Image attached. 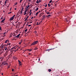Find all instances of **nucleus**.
I'll list each match as a JSON object with an SVG mask.
<instances>
[{"label":"nucleus","mask_w":76,"mask_h":76,"mask_svg":"<svg viewBox=\"0 0 76 76\" xmlns=\"http://www.w3.org/2000/svg\"><path fill=\"white\" fill-rule=\"evenodd\" d=\"M47 14L48 15H49V14H51V13H50L49 12H47Z\"/></svg>","instance_id":"nucleus-24"},{"label":"nucleus","mask_w":76,"mask_h":76,"mask_svg":"<svg viewBox=\"0 0 76 76\" xmlns=\"http://www.w3.org/2000/svg\"><path fill=\"white\" fill-rule=\"evenodd\" d=\"M48 72H51V69H48Z\"/></svg>","instance_id":"nucleus-19"},{"label":"nucleus","mask_w":76,"mask_h":76,"mask_svg":"<svg viewBox=\"0 0 76 76\" xmlns=\"http://www.w3.org/2000/svg\"><path fill=\"white\" fill-rule=\"evenodd\" d=\"M12 72H13L14 71V69H12Z\"/></svg>","instance_id":"nucleus-50"},{"label":"nucleus","mask_w":76,"mask_h":76,"mask_svg":"<svg viewBox=\"0 0 76 76\" xmlns=\"http://www.w3.org/2000/svg\"><path fill=\"white\" fill-rule=\"evenodd\" d=\"M6 32H5L4 33L3 35H5V34H6Z\"/></svg>","instance_id":"nucleus-45"},{"label":"nucleus","mask_w":76,"mask_h":76,"mask_svg":"<svg viewBox=\"0 0 76 76\" xmlns=\"http://www.w3.org/2000/svg\"><path fill=\"white\" fill-rule=\"evenodd\" d=\"M28 23H32V22H29Z\"/></svg>","instance_id":"nucleus-58"},{"label":"nucleus","mask_w":76,"mask_h":76,"mask_svg":"<svg viewBox=\"0 0 76 76\" xmlns=\"http://www.w3.org/2000/svg\"><path fill=\"white\" fill-rule=\"evenodd\" d=\"M41 0H39V2H41Z\"/></svg>","instance_id":"nucleus-49"},{"label":"nucleus","mask_w":76,"mask_h":76,"mask_svg":"<svg viewBox=\"0 0 76 76\" xmlns=\"http://www.w3.org/2000/svg\"><path fill=\"white\" fill-rule=\"evenodd\" d=\"M38 49V48H34V50H36Z\"/></svg>","instance_id":"nucleus-34"},{"label":"nucleus","mask_w":76,"mask_h":76,"mask_svg":"<svg viewBox=\"0 0 76 76\" xmlns=\"http://www.w3.org/2000/svg\"><path fill=\"white\" fill-rule=\"evenodd\" d=\"M48 5L49 7H50V6H51V4L50 5V4H48Z\"/></svg>","instance_id":"nucleus-27"},{"label":"nucleus","mask_w":76,"mask_h":76,"mask_svg":"<svg viewBox=\"0 0 76 76\" xmlns=\"http://www.w3.org/2000/svg\"><path fill=\"white\" fill-rule=\"evenodd\" d=\"M20 14H22V12H21L20 11Z\"/></svg>","instance_id":"nucleus-61"},{"label":"nucleus","mask_w":76,"mask_h":76,"mask_svg":"<svg viewBox=\"0 0 76 76\" xmlns=\"http://www.w3.org/2000/svg\"><path fill=\"white\" fill-rule=\"evenodd\" d=\"M13 19V18L12 17L10 19V21H11V20H12Z\"/></svg>","instance_id":"nucleus-12"},{"label":"nucleus","mask_w":76,"mask_h":76,"mask_svg":"<svg viewBox=\"0 0 76 76\" xmlns=\"http://www.w3.org/2000/svg\"><path fill=\"white\" fill-rule=\"evenodd\" d=\"M14 59H15V60H16V59H17V58H16V57H14Z\"/></svg>","instance_id":"nucleus-30"},{"label":"nucleus","mask_w":76,"mask_h":76,"mask_svg":"<svg viewBox=\"0 0 76 76\" xmlns=\"http://www.w3.org/2000/svg\"><path fill=\"white\" fill-rule=\"evenodd\" d=\"M47 6V4H46L45 5V7H46Z\"/></svg>","instance_id":"nucleus-41"},{"label":"nucleus","mask_w":76,"mask_h":76,"mask_svg":"<svg viewBox=\"0 0 76 76\" xmlns=\"http://www.w3.org/2000/svg\"><path fill=\"white\" fill-rule=\"evenodd\" d=\"M38 42V41H35L31 44V45H35V44H37Z\"/></svg>","instance_id":"nucleus-1"},{"label":"nucleus","mask_w":76,"mask_h":76,"mask_svg":"<svg viewBox=\"0 0 76 76\" xmlns=\"http://www.w3.org/2000/svg\"><path fill=\"white\" fill-rule=\"evenodd\" d=\"M11 44L10 43H7V45H10Z\"/></svg>","instance_id":"nucleus-17"},{"label":"nucleus","mask_w":76,"mask_h":76,"mask_svg":"<svg viewBox=\"0 0 76 76\" xmlns=\"http://www.w3.org/2000/svg\"><path fill=\"white\" fill-rule=\"evenodd\" d=\"M39 1L38 0H37L36 1V3H39Z\"/></svg>","instance_id":"nucleus-26"},{"label":"nucleus","mask_w":76,"mask_h":76,"mask_svg":"<svg viewBox=\"0 0 76 76\" xmlns=\"http://www.w3.org/2000/svg\"><path fill=\"white\" fill-rule=\"evenodd\" d=\"M17 3H16L15 4V5H16L17 4Z\"/></svg>","instance_id":"nucleus-60"},{"label":"nucleus","mask_w":76,"mask_h":76,"mask_svg":"<svg viewBox=\"0 0 76 76\" xmlns=\"http://www.w3.org/2000/svg\"><path fill=\"white\" fill-rule=\"evenodd\" d=\"M28 11V10L26 9V10L24 11V13H26V12Z\"/></svg>","instance_id":"nucleus-18"},{"label":"nucleus","mask_w":76,"mask_h":76,"mask_svg":"<svg viewBox=\"0 0 76 76\" xmlns=\"http://www.w3.org/2000/svg\"><path fill=\"white\" fill-rule=\"evenodd\" d=\"M28 24H29V23L27 22V24H26V25H27V26H28Z\"/></svg>","instance_id":"nucleus-33"},{"label":"nucleus","mask_w":76,"mask_h":76,"mask_svg":"<svg viewBox=\"0 0 76 76\" xmlns=\"http://www.w3.org/2000/svg\"><path fill=\"white\" fill-rule=\"evenodd\" d=\"M26 2L24 4V5H23V7H25V6H26Z\"/></svg>","instance_id":"nucleus-25"},{"label":"nucleus","mask_w":76,"mask_h":76,"mask_svg":"<svg viewBox=\"0 0 76 76\" xmlns=\"http://www.w3.org/2000/svg\"><path fill=\"white\" fill-rule=\"evenodd\" d=\"M0 19H3V17H1Z\"/></svg>","instance_id":"nucleus-52"},{"label":"nucleus","mask_w":76,"mask_h":76,"mask_svg":"<svg viewBox=\"0 0 76 76\" xmlns=\"http://www.w3.org/2000/svg\"><path fill=\"white\" fill-rule=\"evenodd\" d=\"M7 62L6 61H3L2 63V64H4V65H7Z\"/></svg>","instance_id":"nucleus-2"},{"label":"nucleus","mask_w":76,"mask_h":76,"mask_svg":"<svg viewBox=\"0 0 76 76\" xmlns=\"http://www.w3.org/2000/svg\"><path fill=\"white\" fill-rule=\"evenodd\" d=\"M18 13H20V11H19L18 12Z\"/></svg>","instance_id":"nucleus-62"},{"label":"nucleus","mask_w":76,"mask_h":76,"mask_svg":"<svg viewBox=\"0 0 76 76\" xmlns=\"http://www.w3.org/2000/svg\"><path fill=\"white\" fill-rule=\"evenodd\" d=\"M9 67H10L9 66H8L7 67L8 69V68H9Z\"/></svg>","instance_id":"nucleus-64"},{"label":"nucleus","mask_w":76,"mask_h":76,"mask_svg":"<svg viewBox=\"0 0 76 76\" xmlns=\"http://www.w3.org/2000/svg\"><path fill=\"white\" fill-rule=\"evenodd\" d=\"M4 59V58L3 57H1V58H0V60H1V61H2Z\"/></svg>","instance_id":"nucleus-5"},{"label":"nucleus","mask_w":76,"mask_h":76,"mask_svg":"<svg viewBox=\"0 0 76 76\" xmlns=\"http://www.w3.org/2000/svg\"><path fill=\"white\" fill-rule=\"evenodd\" d=\"M43 13H42L40 14L39 17H41V16H42V15H43Z\"/></svg>","instance_id":"nucleus-11"},{"label":"nucleus","mask_w":76,"mask_h":76,"mask_svg":"<svg viewBox=\"0 0 76 76\" xmlns=\"http://www.w3.org/2000/svg\"><path fill=\"white\" fill-rule=\"evenodd\" d=\"M3 37H6V35H4L3 36Z\"/></svg>","instance_id":"nucleus-44"},{"label":"nucleus","mask_w":76,"mask_h":76,"mask_svg":"<svg viewBox=\"0 0 76 76\" xmlns=\"http://www.w3.org/2000/svg\"><path fill=\"white\" fill-rule=\"evenodd\" d=\"M21 43H22V41H21L20 42H19V44H21Z\"/></svg>","instance_id":"nucleus-36"},{"label":"nucleus","mask_w":76,"mask_h":76,"mask_svg":"<svg viewBox=\"0 0 76 76\" xmlns=\"http://www.w3.org/2000/svg\"><path fill=\"white\" fill-rule=\"evenodd\" d=\"M39 13V12H38L36 14V16H37V15Z\"/></svg>","instance_id":"nucleus-22"},{"label":"nucleus","mask_w":76,"mask_h":76,"mask_svg":"<svg viewBox=\"0 0 76 76\" xmlns=\"http://www.w3.org/2000/svg\"><path fill=\"white\" fill-rule=\"evenodd\" d=\"M28 18H29V16H27V17L26 18V19H28Z\"/></svg>","instance_id":"nucleus-40"},{"label":"nucleus","mask_w":76,"mask_h":76,"mask_svg":"<svg viewBox=\"0 0 76 76\" xmlns=\"http://www.w3.org/2000/svg\"><path fill=\"white\" fill-rule=\"evenodd\" d=\"M18 62H19V66H21L22 65V62L19 61V60L18 61Z\"/></svg>","instance_id":"nucleus-3"},{"label":"nucleus","mask_w":76,"mask_h":76,"mask_svg":"<svg viewBox=\"0 0 76 76\" xmlns=\"http://www.w3.org/2000/svg\"><path fill=\"white\" fill-rule=\"evenodd\" d=\"M7 48H6L5 49V51L7 50L6 51V53H7L8 52V51H9V49H7Z\"/></svg>","instance_id":"nucleus-8"},{"label":"nucleus","mask_w":76,"mask_h":76,"mask_svg":"<svg viewBox=\"0 0 76 76\" xmlns=\"http://www.w3.org/2000/svg\"><path fill=\"white\" fill-rule=\"evenodd\" d=\"M27 50L29 51H32V49H27Z\"/></svg>","instance_id":"nucleus-16"},{"label":"nucleus","mask_w":76,"mask_h":76,"mask_svg":"<svg viewBox=\"0 0 76 76\" xmlns=\"http://www.w3.org/2000/svg\"><path fill=\"white\" fill-rule=\"evenodd\" d=\"M26 15V13H24V15Z\"/></svg>","instance_id":"nucleus-63"},{"label":"nucleus","mask_w":76,"mask_h":76,"mask_svg":"<svg viewBox=\"0 0 76 76\" xmlns=\"http://www.w3.org/2000/svg\"><path fill=\"white\" fill-rule=\"evenodd\" d=\"M7 0L6 1H5V3H7Z\"/></svg>","instance_id":"nucleus-37"},{"label":"nucleus","mask_w":76,"mask_h":76,"mask_svg":"<svg viewBox=\"0 0 76 76\" xmlns=\"http://www.w3.org/2000/svg\"><path fill=\"white\" fill-rule=\"evenodd\" d=\"M11 13H12V12H9V13H8V14H10Z\"/></svg>","instance_id":"nucleus-48"},{"label":"nucleus","mask_w":76,"mask_h":76,"mask_svg":"<svg viewBox=\"0 0 76 76\" xmlns=\"http://www.w3.org/2000/svg\"><path fill=\"white\" fill-rule=\"evenodd\" d=\"M39 8L38 7H37L36 9L35 10V11H37V10H38Z\"/></svg>","instance_id":"nucleus-20"},{"label":"nucleus","mask_w":76,"mask_h":76,"mask_svg":"<svg viewBox=\"0 0 76 76\" xmlns=\"http://www.w3.org/2000/svg\"><path fill=\"white\" fill-rule=\"evenodd\" d=\"M27 20V19L26 18V19L24 20V21H26Z\"/></svg>","instance_id":"nucleus-55"},{"label":"nucleus","mask_w":76,"mask_h":76,"mask_svg":"<svg viewBox=\"0 0 76 76\" xmlns=\"http://www.w3.org/2000/svg\"><path fill=\"white\" fill-rule=\"evenodd\" d=\"M38 22H37V25H39V24H38Z\"/></svg>","instance_id":"nucleus-53"},{"label":"nucleus","mask_w":76,"mask_h":76,"mask_svg":"<svg viewBox=\"0 0 76 76\" xmlns=\"http://www.w3.org/2000/svg\"><path fill=\"white\" fill-rule=\"evenodd\" d=\"M3 52H4V51H3V50H1V52H0V56H1V54L3 53Z\"/></svg>","instance_id":"nucleus-7"},{"label":"nucleus","mask_w":76,"mask_h":76,"mask_svg":"<svg viewBox=\"0 0 76 76\" xmlns=\"http://www.w3.org/2000/svg\"><path fill=\"white\" fill-rule=\"evenodd\" d=\"M52 2V0H51L50 1H49V3H51Z\"/></svg>","instance_id":"nucleus-32"},{"label":"nucleus","mask_w":76,"mask_h":76,"mask_svg":"<svg viewBox=\"0 0 76 76\" xmlns=\"http://www.w3.org/2000/svg\"><path fill=\"white\" fill-rule=\"evenodd\" d=\"M20 34H19L18 35H17V36H15L14 37L15 38H19V36H20Z\"/></svg>","instance_id":"nucleus-6"},{"label":"nucleus","mask_w":76,"mask_h":76,"mask_svg":"<svg viewBox=\"0 0 76 76\" xmlns=\"http://www.w3.org/2000/svg\"><path fill=\"white\" fill-rule=\"evenodd\" d=\"M29 32H30V31H28L26 33V34H29Z\"/></svg>","instance_id":"nucleus-35"},{"label":"nucleus","mask_w":76,"mask_h":76,"mask_svg":"<svg viewBox=\"0 0 76 76\" xmlns=\"http://www.w3.org/2000/svg\"><path fill=\"white\" fill-rule=\"evenodd\" d=\"M28 1H30V2H31V0H27Z\"/></svg>","instance_id":"nucleus-51"},{"label":"nucleus","mask_w":76,"mask_h":76,"mask_svg":"<svg viewBox=\"0 0 76 76\" xmlns=\"http://www.w3.org/2000/svg\"><path fill=\"white\" fill-rule=\"evenodd\" d=\"M7 42H9V40H7L5 41V43H7Z\"/></svg>","instance_id":"nucleus-9"},{"label":"nucleus","mask_w":76,"mask_h":76,"mask_svg":"<svg viewBox=\"0 0 76 76\" xmlns=\"http://www.w3.org/2000/svg\"><path fill=\"white\" fill-rule=\"evenodd\" d=\"M39 61H40V58H39Z\"/></svg>","instance_id":"nucleus-54"},{"label":"nucleus","mask_w":76,"mask_h":76,"mask_svg":"<svg viewBox=\"0 0 76 76\" xmlns=\"http://www.w3.org/2000/svg\"><path fill=\"white\" fill-rule=\"evenodd\" d=\"M0 31H1V27H0Z\"/></svg>","instance_id":"nucleus-39"},{"label":"nucleus","mask_w":76,"mask_h":76,"mask_svg":"<svg viewBox=\"0 0 76 76\" xmlns=\"http://www.w3.org/2000/svg\"><path fill=\"white\" fill-rule=\"evenodd\" d=\"M22 0H20V3H21V2H22Z\"/></svg>","instance_id":"nucleus-43"},{"label":"nucleus","mask_w":76,"mask_h":76,"mask_svg":"<svg viewBox=\"0 0 76 76\" xmlns=\"http://www.w3.org/2000/svg\"><path fill=\"white\" fill-rule=\"evenodd\" d=\"M15 16H16V15H13V16H12V18H13V19H14V17Z\"/></svg>","instance_id":"nucleus-23"},{"label":"nucleus","mask_w":76,"mask_h":76,"mask_svg":"<svg viewBox=\"0 0 76 76\" xmlns=\"http://www.w3.org/2000/svg\"><path fill=\"white\" fill-rule=\"evenodd\" d=\"M27 31H28V29L26 28V30H25V32H27Z\"/></svg>","instance_id":"nucleus-29"},{"label":"nucleus","mask_w":76,"mask_h":76,"mask_svg":"<svg viewBox=\"0 0 76 76\" xmlns=\"http://www.w3.org/2000/svg\"><path fill=\"white\" fill-rule=\"evenodd\" d=\"M29 55H31V53H30L28 54Z\"/></svg>","instance_id":"nucleus-57"},{"label":"nucleus","mask_w":76,"mask_h":76,"mask_svg":"<svg viewBox=\"0 0 76 76\" xmlns=\"http://www.w3.org/2000/svg\"><path fill=\"white\" fill-rule=\"evenodd\" d=\"M45 19V18H44L43 17V18H42V20H44Z\"/></svg>","instance_id":"nucleus-42"},{"label":"nucleus","mask_w":76,"mask_h":76,"mask_svg":"<svg viewBox=\"0 0 76 76\" xmlns=\"http://www.w3.org/2000/svg\"><path fill=\"white\" fill-rule=\"evenodd\" d=\"M31 10H30V11L29 13H31Z\"/></svg>","instance_id":"nucleus-56"},{"label":"nucleus","mask_w":76,"mask_h":76,"mask_svg":"<svg viewBox=\"0 0 76 76\" xmlns=\"http://www.w3.org/2000/svg\"><path fill=\"white\" fill-rule=\"evenodd\" d=\"M53 49H54V48H53V49H49L47 50H46L48 51H50V50H53Z\"/></svg>","instance_id":"nucleus-10"},{"label":"nucleus","mask_w":76,"mask_h":76,"mask_svg":"<svg viewBox=\"0 0 76 76\" xmlns=\"http://www.w3.org/2000/svg\"><path fill=\"white\" fill-rule=\"evenodd\" d=\"M18 49H20V47H18Z\"/></svg>","instance_id":"nucleus-59"},{"label":"nucleus","mask_w":76,"mask_h":76,"mask_svg":"<svg viewBox=\"0 0 76 76\" xmlns=\"http://www.w3.org/2000/svg\"><path fill=\"white\" fill-rule=\"evenodd\" d=\"M5 19L4 18V19L2 20L1 21V22H3L5 20Z\"/></svg>","instance_id":"nucleus-13"},{"label":"nucleus","mask_w":76,"mask_h":76,"mask_svg":"<svg viewBox=\"0 0 76 76\" xmlns=\"http://www.w3.org/2000/svg\"><path fill=\"white\" fill-rule=\"evenodd\" d=\"M29 6H30L29 5H28V6L27 7V9H27V10H28V8L29 7Z\"/></svg>","instance_id":"nucleus-14"},{"label":"nucleus","mask_w":76,"mask_h":76,"mask_svg":"<svg viewBox=\"0 0 76 76\" xmlns=\"http://www.w3.org/2000/svg\"><path fill=\"white\" fill-rule=\"evenodd\" d=\"M16 47V46L12 47V49H10V51H12V49H15V48H16V47Z\"/></svg>","instance_id":"nucleus-4"},{"label":"nucleus","mask_w":76,"mask_h":76,"mask_svg":"<svg viewBox=\"0 0 76 76\" xmlns=\"http://www.w3.org/2000/svg\"><path fill=\"white\" fill-rule=\"evenodd\" d=\"M42 17L43 18H45V17H46V16H45V15H44L43 16H42Z\"/></svg>","instance_id":"nucleus-21"},{"label":"nucleus","mask_w":76,"mask_h":76,"mask_svg":"<svg viewBox=\"0 0 76 76\" xmlns=\"http://www.w3.org/2000/svg\"><path fill=\"white\" fill-rule=\"evenodd\" d=\"M55 6H57V3L55 4Z\"/></svg>","instance_id":"nucleus-38"},{"label":"nucleus","mask_w":76,"mask_h":76,"mask_svg":"<svg viewBox=\"0 0 76 76\" xmlns=\"http://www.w3.org/2000/svg\"><path fill=\"white\" fill-rule=\"evenodd\" d=\"M51 16V15H48L46 16V17H49V16Z\"/></svg>","instance_id":"nucleus-28"},{"label":"nucleus","mask_w":76,"mask_h":76,"mask_svg":"<svg viewBox=\"0 0 76 76\" xmlns=\"http://www.w3.org/2000/svg\"><path fill=\"white\" fill-rule=\"evenodd\" d=\"M34 32L35 34H37V31H34Z\"/></svg>","instance_id":"nucleus-47"},{"label":"nucleus","mask_w":76,"mask_h":76,"mask_svg":"<svg viewBox=\"0 0 76 76\" xmlns=\"http://www.w3.org/2000/svg\"><path fill=\"white\" fill-rule=\"evenodd\" d=\"M7 56V53H5L4 54V56L5 57H6V56Z\"/></svg>","instance_id":"nucleus-15"},{"label":"nucleus","mask_w":76,"mask_h":76,"mask_svg":"<svg viewBox=\"0 0 76 76\" xmlns=\"http://www.w3.org/2000/svg\"><path fill=\"white\" fill-rule=\"evenodd\" d=\"M31 26V25H29L28 26Z\"/></svg>","instance_id":"nucleus-46"},{"label":"nucleus","mask_w":76,"mask_h":76,"mask_svg":"<svg viewBox=\"0 0 76 76\" xmlns=\"http://www.w3.org/2000/svg\"><path fill=\"white\" fill-rule=\"evenodd\" d=\"M23 9H24V8H23V7H22V9L21 10V11H22V10H23Z\"/></svg>","instance_id":"nucleus-31"}]
</instances>
